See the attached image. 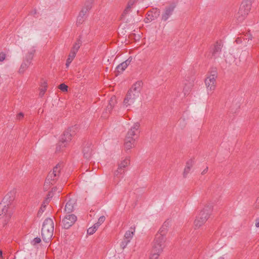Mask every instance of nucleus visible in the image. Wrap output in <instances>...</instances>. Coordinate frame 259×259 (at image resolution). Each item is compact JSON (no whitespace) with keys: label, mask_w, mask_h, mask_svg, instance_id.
Listing matches in <instances>:
<instances>
[{"label":"nucleus","mask_w":259,"mask_h":259,"mask_svg":"<svg viewBox=\"0 0 259 259\" xmlns=\"http://www.w3.org/2000/svg\"><path fill=\"white\" fill-rule=\"evenodd\" d=\"M218 76L217 70L215 68H212L210 72L209 77H211L213 79H216Z\"/></svg>","instance_id":"7c9ffc66"},{"label":"nucleus","mask_w":259,"mask_h":259,"mask_svg":"<svg viewBox=\"0 0 259 259\" xmlns=\"http://www.w3.org/2000/svg\"><path fill=\"white\" fill-rule=\"evenodd\" d=\"M41 88L40 89V90H45V92L47 90V83L46 81H44L41 84Z\"/></svg>","instance_id":"ea45409f"},{"label":"nucleus","mask_w":259,"mask_h":259,"mask_svg":"<svg viewBox=\"0 0 259 259\" xmlns=\"http://www.w3.org/2000/svg\"><path fill=\"white\" fill-rule=\"evenodd\" d=\"M63 163H59L54 167L53 171H51L49 173L45 180V186L48 184L49 185H53L55 184L60 176L61 170L63 167Z\"/></svg>","instance_id":"39448f33"},{"label":"nucleus","mask_w":259,"mask_h":259,"mask_svg":"<svg viewBox=\"0 0 259 259\" xmlns=\"http://www.w3.org/2000/svg\"><path fill=\"white\" fill-rule=\"evenodd\" d=\"M51 201V199L48 198H46L43 201V203L42 204H44V205H46V206H47V205H48L49 202H50Z\"/></svg>","instance_id":"79ce46f5"},{"label":"nucleus","mask_w":259,"mask_h":259,"mask_svg":"<svg viewBox=\"0 0 259 259\" xmlns=\"http://www.w3.org/2000/svg\"><path fill=\"white\" fill-rule=\"evenodd\" d=\"M76 200L75 198H69L65 205L64 211L67 213H70L73 212L76 203Z\"/></svg>","instance_id":"2eb2a0df"},{"label":"nucleus","mask_w":259,"mask_h":259,"mask_svg":"<svg viewBox=\"0 0 259 259\" xmlns=\"http://www.w3.org/2000/svg\"><path fill=\"white\" fill-rule=\"evenodd\" d=\"M105 217L104 215L101 216L98 219V224H100L101 225L105 221Z\"/></svg>","instance_id":"58836bf2"},{"label":"nucleus","mask_w":259,"mask_h":259,"mask_svg":"<svg viewBox=\"0 0 259 259\" xmlns=\"http://www.w3.org/2000/svg\"><path fill=\"white\" fill-rule=\"evenodd\" d=\"M12 215V212L8 210L6 205H0V222L3 227H5L8 223Z\"/></svg>","instance_id":"6e6552de"},{"label":"nucleus","mask_w":259,"mask_h":259,"mask_svg":"<svg viewBox=\"0 0 259 259\" xmlns=\"http://www.w3.org/2000/svg\"><path fill=\"white\" fill-rule=\"evenodd\" d=\"M161 253V252H157L153 250H151L149 259H158Z\"/></svg>","instance_id":"c85d7f7f"},{"label":"nucleus","mask_w":259,"mask_h":259,"mask_svg":"<svg viewBox=\"0 0 259 259\" xmlns=\"http://www.w3.org/2000/svg\"><path fill=\"white\" fill-rule=\"evenodd\" d=\"M83 151H87L86 153H84L83 157L85 158L89 159L91 156V151L90 149V147H87V149H84Z\"/></svg>","instance_id":"c756f323"},{"label":"nucleus","mask_w":259,"mask_h":259,"mask_svg":"<svg viewBox=\"0 0 259 259\" xmlns=\"http://www.w3.org/2000/svg\"><path fill=\"white\" fill-rule=\"evenodd\" d=\"M45 92V90H40V93H39V95L42 97L44 95Z\"/></svg>","instance_id":"5fc2aeb1"},{"label":"nucleus","mask_w":259,"mask_h":259,"mask_svg":"<svg viewBox=\"0 0 259 259\" xmlns=\"http://www.w3.org/2000/svg\"><path fill=\"white\" fill-rule=\"evenodd\" d=\"M116 103V99L115 96H113L110 99L108 104L107 106L105 111L107 113H110L112 110L115 104Z\"/></svg>","instance_id":"aec40b11"},{"label":"nucleus","mask_w":259,"mask_h":259,"mask_svg":"<svg viewBox=\"0 0 259 259\" xmlns=\"http://www.w3.org/2000/svg\"><path fill=\"white\" fill-rule=\"evenodd\" d=\"M140 124L135 123L128 131L124 139V145L131 146L138 144L139 135L140 133L139 130Z\"/></svg>","instance_id":"f03ea898"},{"label":"nucleus","mask_w":259,"mask_h":259,"mask_svg":"<svg viewBox=\"0 0 259 259\" xmlns=\"http://www.w3.org/2000/svg\"><path fill=\"white\" fill-rule=\"evenodd\" d=\"M251 1H243L240 5V7L243 8V10L246 11V12H248V13L251 9Z\"/></svg>","instance_id":"393cba45"},{"label":"nucleus","mask_w":259,"mask_h":259,"mask_svg":"<svg viewBox=\"0 0 259 259\" xmlns=\"http://www.w3.org/2000/svg\"><path fill=\"white\" fill-rule=\"evenodd\" d=\"M94 0H86L84 2V6L82 8V19L87 18L88 16V12L92 8Z\"/></svg>","instance_id":"4468645a"},{"label":"nucleus","mask_w":259,"mask_h":259,"mask_svg":"<svg viewBox=\"0 0 259 259\" xmlns=\"http://www.w3.org/2000/svg\"><path fill=\"white\" fill-rule=\"evenodd\" d=\"M33 12V15L35 16V15L36 14V11L35 10H34Z\"/></svg>","instance_id":"4d7b16f0"},{"label":"nucleus","mask_w":259,"mask_h":259,"mask_svg":"<svg viewBox=\"0 0 259 259\" xmlns=\"http://www.w3.org/2000/svg\"><path fill=\"white\" fill-rule=\"evenodd\" d=\"M40 242H41V239L39 237H37L34 238L31 241V243L32 245L34 246L36 244L39 243Z\"/></svg>","instance_id":"f704fd0d"},{"label":"nucleus","mask_w":259,"mask_h":259,"mask_svg":"<svg viewBox=\"0 0 259 259\" xmlns=\"http://www.w3.org/2000/svg\"><path fill=\"white\" fill-rule=\"evenodd\" d=\"M127 68V67L123 65V63L122 62L121 63L119 64L116 67L115 70L114 71L115 75L118 76L119 74H121L122 73V72Z\"/></svg>","instance_id":"b1692460"},{"label":"nucleus","mask_w":259,"mask_h":259,"mask_svg":"<svg viewBox=\"0 0 259 259\" xmlns=\"http://www.w3.org/2000/svg\"><path fill=\"white\" fill-rule=\"evenodd\" d=\"M131 230L127 231L124 234V239L129 240L131 241V239L133 238L134 233L135 232V228H132V227L130 228Z\"/></svg>","instance_id":"bb28decb"},{"label":"nucleus","mask_w":259,"mask_h":259,"mask_svg":"<svg viewBox=\"0 0 259 259\" xmlns=\"http://www.w3.org/2000/svg\"><path fill=\"white\" fill-rule=\"evenodd\" d=\"M212 210L211 205L208 204L204 207L194 221V225L196 228H199L206 222L209 217Z\"/></svg>","instance_id":"20e7f679"},{"label":"nucleus","mask_w":259,"mask_h":259,"mask_svg":"<svg viewBox=\"0 0 259 259\" xmlns=\"http://www.w3.org/2000/svg\"><path fill=\"white\" fill-rule=\"evenodd\" d=\"M35 52V50L34 48H32L25 56V57L23 60L26 61L27 62H29L30 64H31Z\"/></svg>","instance_id":"5701e85b"},{"label":"nucleus","mask_w":259,"mask_h":259,"mask_svg":"<svg viewBox=\"0 0 259 259\" xmlns=\"http://www.w3.org/2000/svg\"><path fill=\"white\" fill-rule=\"evenodd\" d=\"M78 127V125H75L72 127H69L66 131H65L60 137V142L65 145L68 144L76 135V131Z\"/></svg>","instance_id":"423d86ee"},{"label":"nucleus","mask_w":259,"mask_h":259,"mask_svg":"<svg viewBox=\"0 0 259 259\" xmlns=\"http://www.w3.org/2000/svg\"><path fill=\"white\" fill-rule=\"evenodd\" d=\"M24 117V114L22 112H20L17 115V118L20 120Z\"/></svg>","instance_id":"a18cd8bd"},{"label":"nucleus","mask_w":259,"mask_h":259,"mask_svg":"<svg viewBox=\"0 0 259 259\" xmlns=\"http://www.w3.org/2000/svg\"><path fill=\"white\" fill-rule=\"evenodd\" d=\"M193 165L194 161L192 159H190L187 161L186 165L183 172V177L184 178H186Z\"/></svg>","instance_id":"4be33fe9"},{"label":"nucleus","mask_w":259,"mask_h":259,"mask_svg":"<svg viewBox=\"0 0 259 259\" xmlns=\"http://www.w3.org/2000/svg\"><path fill=\"white\" fill-rule=\"evenodd\" d=\"M160 11L158 8H153L151 10L149 11L146 15L149 17L150 19L152 21L157 19L160 15Z\"/></svg>","instance_id":"6ab92c4d"},{"label":"nucleus","mask_w":259,"mask_h":259,"mask_svg":"<svg viewBox=\"0 0 259 259\" xmlns=\"http://www.w3.org/2000/svg\"><path fill=\"white\" fill-rule=\"evenodd\" d=\"M58 190V188L57 187H54L52 190H51V192H52L53 193H54V194L56 192H57V191Z\"/></svg>","instance_id":"8fccbe9b"},{"label":"nucleus","mask_w":259,"mask_h":259,"mask_svg":"<svg viewBox=\"0 0 259 259\" xmlns=\"http://www.w3.org/2000/svg\"><path fill=\"white\" fill-rule=\"evenodd\" d=\"M96 231L99 228V226H98L97 224H96V223L92 226Z\"/></svg>","instance_id":"6e6d98bb"},{"label":"nucleus","mask_w":259,"mask_h":259,"mask_svg":"<svg viewBox=\"0 0 259 259\" xmlns=\"http://www.w3.org/2000/svg\"><path fill=\"white\" fill-rule=\"evenodd\" d=\"M170 226V221L168 220L164 222L158 232L156 235H161L162 237H166L168 228Z\"/></svg>","instance_id":"f3484780"},{"label":"nucleus","mask_w":259,"mask_h":259,"mask_svg":"<svg viewBox=\"0 0 259 259\" xmlns=\"http://www.w3.org/2000/svg\"><path fill=\"white\" fill-rule=\"evenodd\" d=\"M61 192V189L59 190L58 193H59Z\"/></svg>","instance_id":"0e129e2a"},{"label":"nucleus","mask_w":259,"mask_h":259,"mask_svg":"<svg viewBox=\"0 0 259 259\" xmlns=\"http://www.w3.org/2000/svg\"><path fill=\"white\" fill-rule=\"evenodd\" d=\"M132 6L130 5V4H127V5L126 8L125 9V10H124L123 12L122 13V14L121 15L122 18L123 17H124V16H125L126 15V14L131 11Z\"/></svg>","instance_id":"2f4dec72"},{"label":"nucleus","mask_w":259,"mask_h":259,"mask_svg":"<svg viewBox=\"0 0 259 259\" xmlns=\"http://www.w3.org/2000/svg\"><path fill=\"white\" fill-rule=\"evenodd\" d=\"M80 13H81V11H80V12H79V15H80ZM78 17H78L77 20V21H76V25H77V26H78V25H79V24H80L79 20H80V19H78Z\"/></svg>","instance_id":"864d4df0"},{"label":"nucleus","mask_w":259,"mask_h":259,"mask_svg":"<svg viewBox=\"0 0 259 259\" xmlns=\"http://www.w3.org/2000/svg\"><path fill=\"white\" fill-rule=\"evenodd\" d=\"M60 149H61V147H57L56 151H58L60 150Z\"/></svg>","instance_id":"13d9d810"},{"label":"nucleus","mask_w":259,"mask_h":259,"mask_svg":"<svg viewBox=\"0 0 259 259\" xmlns=\"http://www.w3.org/2000/svg\"><path fill=\"white\" fill-rule=\"evenodd\" d=\"M76 221L77 217L75 215L68 213L62 220V226L65 229H68Z\"/></svg>","instance_id":"1a4fd4ad"},{"label":"nucleus","mask_w":259,"mask_h":259,"mask_svg":"<svg viewBox=\"0 0 259 259\" xmlns=\"http://www.w3.org/2000/svg\"><path fill=\"white\" fill-rule=\"evenodd\" d=\"M96 230L93 227H90L87 230V234L88 235H93L94 233H95Z\"/></svg>","instance_id":"4c0bfd02"},{"label":"nucleus","mask_w":259,"mask_h":259,"mask_svg":"<svg viewBox=\"0 0 259 259\" xmlns=\"http://www.w3.org/2000/svg\"><path fill=\"white\" fill-rule=\"evenodd\" d=\"M130 164V157H126L125 159L122 160L118 164L117 170L115 172V175L118 176L119 174H122L124 172V168Z\"/></svg>","instance_id":"dca6fc26"},{"label":"nucleus","mask_w":259,"mask_h":259,"mask_svg":"<svg viewBox=\"0 0 259 259\" xmlns=\"http://www.w3.org/2000/svg\"><path fill=\"white\" fill-rule=\"evenodd\" d=\"M222 47L221 43L218 41L211 47L210 52L211 53L212 57L215 59L219 56L222 51Z\"/></svg>","instance_id":"ddd939ff"},{"label":"nucleus","mask_w":259,"mask_h":259,"mask_svg":"<svg viewBox=\"0 0 259 259\" xmlns=\"http://www.w3.org/2000/svg\"><path fill=\"white\" fill-rule=\"evenodd\" d=\"M235 41L236 42V43L237 44H241V43H242L243 42V40H242V38L241 36L240 37H238L236 38Z\"/></svg>","instance_id":"37998d69"},{"label":"nucleus","mask_w":259,"mask_h":259,"mask_svg":"<svg viewBox=\"0 0 259 259\" xmlns=\"http://www.w3.org/2000/svg\"><path fill=\"white\" fill-rule=\"evenodd\" d=\"M187 85H186L184 88V89H183V92L184 93V95L185 96H186V95H188L189 94V89H190V86L188 87V90L187 89Z\"/></svg>","instance_id":"a19ab883"},{"label":"nucleus","mask_w":259,"mask_h":259,"mask_svg":"<svg viewBox=\"0 0 259 259\" xmlns=\"http://www.w3.org/2000/svg\"><path fill=\"white\" fill-rule=\"evenodd\" d=\"M54 230V224L53 220L47 218L44 221L41 229V237L43 241L49 242L52 239Z\"/></svg>","instance_id":"7ed1b4c3"},{"label":"nucleus","mask_w":259,"mask_h":259,"mask_svg":"<svg viewBox=\"0 0 259 259\" xmlns=\"http://www.w3.org/2000/svg\"><path fill=\"white\" fill-rule=\"evenodd\" d=\"M218 259H224V258L223 256H221Z\"/></svg>","instance_id":"e2e57ef3"},{"label":"nucleus","mask_w":259,"mask_h":259,"mask_svg":"<svg viewBox=\"0 0 259 259\" xmlns=\"http://www.w3.org/2000/svg\"><path fill=\"white\" fill-rule=\"evenodd\" d=\"M30 64L29 62L23 60L19 70V73H23Z\"/></svg>","instance_id":"cd10ccee"},{"label":"nucleus","mask_w":259,"mask_h":259,"mask_svg":"<svg viewBox=\"0 0 259 259\" xmlns=\"http://www.w3.org/2000/svg\"><path fill=\"white\" fill-rule=\"evenodd\" d=\"M15 197V192L14 191L8 192L3 199L0 205H6V207L8 208L9 206L11 205V203L14 200Z\"/></svg>","instance_id":"9b49d317"},{"label":"nucleus","mask_w":259,"mask_h":259,"mask_svg":"<svg viewBox=\"0 0 259 259\" xmlns=\"http://www.w3.org/2000/svg\"><path fill=\"white\" fill-rule=\"evenodd\" d=\"M241 37L242 38L243 41H244V44L245 46H246V44H248L249 40H251L252 38V35L249 31L245 34H243Z\"/></svg>","instance_id":"a878e982"},{"label":"nucleus","mask_w":259,"mask_h":259,"mask_svg":"<svg viewBox=\"0 0 259 259\" xmlns=\"http://www.w3.org/2000/svg\"><path fill=\"white\" fill-rule=\"evenodd\" d=\"M166 240V237H162L159 235H155L153 242L152 250L157 252L162 253L164 248L165 247Z\"/></svg>","instance_id":"0eeeda50"},{"label":"nucleus","mask_w":259,"mask_h":259,"mask_svg":"<svg viewBox=\"0 0 259 259\" xmlns=\"http://www.w3.org/2000/svg\"><path fill=\"white\" fill-rule=\"evenodd\" d=\"M46 209V205L41 204L37 212V217H40Z\"/></svg>","instance_id":"473e14b6"},{"label":"nucleus","mask_w":259,"mask_h":259,"mask_svg":"<svg viewBox=\"0 0 259 259\" xmlns=\"http://www.w3.org/2000/svg\"><path fill=\"white\" fill-rule=\"evenodd\" d=\"M208 171V167H206L201 172L202 175H204L206 174Z\"/></svg>","instance_id":"603ef678"},{"label":"nucleus","mask_w":259,"mask_h":259,"mask_svg":"<svg viewBox=\"0 0 259 259\" xmlns=\"http://www.w3.org/2000/svg\"><path fill=\"white\" fill-rule=\"evenodd\" d=\"M96 224H97L98 226H100L101 225L100 224H98V222L96 223Z\"/></svg>","instance_id":"680f3d73"},{"label":"nucleus","mask_w":259,"mask_h":259,"mask_svg":"<svg viewBox=\"0 0 259 259\" xmlns=\"http://www.w3.org/2000/svg\"><path fill=\"white\" fill-rule=\"evenodd\" d=\"M151 21H152V20L150 19L149 17H148V16L146 15V17L144 19V22L146 23H148Z\"/></svg>","instance_id":"de8ad7c7"},{"label":"nucleus","mask_w":259,"mask_h":259,"mask_svg":"<svg viewBox=\"0 0 259 259\" xmlns=\"http://www.w3.org/2000/svg\"><path fill=\"white\" fill-rule=\"evenodd\" d=\"M176 7L177 5L175 3H172L169 5L166 6L162 15L161 20L164 21L167 20L173 14Z\"/></svg>","instance_id":"9d476101"},{"label":"nucleus","mask_w":259,"mask_h":259,"mask_svg":"<svg viewBox=\"0 0 259 259\" xmlns=\"http://www.w3.org/2000/svg\"><path fill=\"white\" fill-rule=\"evenodd\" d=\"M248 13V12H246V11L240 7L239 11L235 14V17L238 22H241L245 19Z\"/></svg>","instance_id":"a211bd4d"},{"label":"nucleus","mask_w":259,"mask_h":259,"mask_svg":"<svg viewBox=\"0 0 259 259\" xmlns=\"http://www.w3.org/2000/svg\"><path fill=\"white\" fill-rule=\"evenodd\" d=\"M205 83L208 90L212 91L215 89V79H213L210 77H208L205 80Z\"/></svg>","instance_id":"412c9836"},{"label":"nucleus","mask_w":259,"mask_h":259,"mask_svg":"<svg viewBox=\"0 0 259 259\" xmlns=\"http://www.w3.org/2000/svg\"><path fill=\"white\" fill-rule=\"evenodd\" d=\"M54 195V193H53L52 192L50 191L48 192V194H47L46 197L50 199H51V198L53 197Z\"/></svg>","instance_id":"c03bdc74"},{"label":"nucleus","mask_w":259,"mask_h":259,"mask_svg":"<svg viewBox=\"0 0 259 259\" xmlns=\"http://www.w3.org/2000/svg\"><path fill=\"white\" fill-rule=\"evenodd\" d=\"M130 149V148H127V149H126V152H127V151H128V150H129Z\"/></svg>","instance_id":"69168bd1"},{"label":"nucleus","mask_w":259,"mask_h":259,"mask_svg":"<svg viewBox=\"0 0 259 259\" xmlns=\"http://www.w3.org/2000/svg\"><path fill=\"white\" fill-rule=\"evenodd\" d=\"M130 242V241L128 239L127 240L124 238L123 240L120 243L121 248L122 249H124Z\"/></svg>","instance_id":"72a5a7b5"},{"label":"nucleus","mask_w":259,"mask_h":259,"mask_svg":"<svg viewBox=\"0 0 259 259\" xmlns=\"http://www.w3.org/2000/svg\"><path fill=\"white\" fill-rule=\"evenodd\" d=\"M80 38H79L77 42L78 43H76L75 45L73 46V48L71 50L70 53L69 54L68 57L66 60V66L67 67H68L72 61L73 59L75 57L76 55V53L77 52L78 49L79 48L80 46L79 44Z\"/></svg>","instance_id":"f8f14e48"},{"label":"nucleus","mask_w":259,"mask_h":259,"mask_svg":"<svg viewBox=\"0 0 259 259\" xmlns=\"http://www.w3.org/2000/svg\"><path fill=\"white\" fill-rule=\"evenodd\" d=\"M132 60H133L132 57L130 56L127 60H126L125 61L123 62L122 63H123V65H125L126 67H127L131 63Z\"/></svg>","instance_id":"e433bc0d"},{"label":"nucleus","mask_w":259,"mask_h":259,"mask_svg":"<svg viewBox=\"0 0 259 259\" xmlns=\"http://www.w3.org/2000/svg\"><path fill=\"white\" fill-rule=\"evenodd\" d=\"M255 227L257 228L259 227V219H256L255 221Z\"/></svg>","instance_id":"3c124183"},{"label":"nucleus","mask_w":259,"mask_h":259,"mask_svg":"<svg viewBox=\"0 0 259 259\" xmlns=\"http://www.w3.org/2000/svg\"><path fill=\"white\" fill-rule=\"evenodd\" d=\"M5 57H6L5 54H4L3 53H1L0 54V61L1 62L5 60Z\"/></svg>","instance_id":"49530a36"},{"label":"nucleus","mask_w":259,"mask_h":259,"mask_svg":"<svg viewBox=\"0 0 259 259\" xmlns=\"http://www.w3.org/2000/svg\"><path fill=\"white\" fill-rule=\"evenodd\" d=\"M256 202L259 203V196H258V197L256 199Z\"/></svg>","instance_id":"052dcab7"},{"label":"nucleus","mask_w":259,"mask_h":259,"mask_svg":"<svg viewBox=\"0 0 259 259\" xmlns=\"http://www.w3.org/2000/svg\"><path fill=\"white\" fill-rule=\"evenodd\" d=\"M142 85V81H138L132 85L124 99V105L127 107L135 102V100L139 97Z\"/></svg>","instance_id":"f257e3e1"},{"label":"nucleus","mask_w":259,"mask_h":259,"mask_svg":"<svg viewBox=\"0 0 259 259\" xmlns=\"http://www.w3.org/2000/svg\"><path fill=\"white\" fill-rule=\"evenodd\" d=\"M59 89L62 92H67L68 90V86L65 83H61L59 85Z\"/></svg>","instance_id":"c9c22d12"},{"label":"nucleus","mask_w":259,"mask_h":259,"mask_svg":"<svg viewBox=\"0 0 259 259\" xmlns=\"http://www.w3.org/2000/svg\"><path fill=\"white\" fill-rule=\"evenodd\" d=\"M2 254H3L2 251L0 249V258L2 256Z\"/></svg>","instance_id":"bf43d9fd"},{"label":"nucleus","mask_w":259,"mask_h":259,"mask_svg":"<svg viewBox=\"0 0 259 259\" xmlns=\"http://www.w3.org/2000/svg\"><path fill=\"white\" fill-rule=\"evenodd\" d=\"M138 0H130L128 4L130 5L133 6Z\"/></svg>","instance_id":"09e8293b"}]
</instances>
